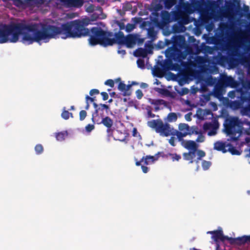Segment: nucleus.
<instances>
[{"label":"nucleus","mask_w":250,"mask_h":250,"mask_svg":"<svg viewBox=\"0 0 250 250\" xmlns=\"http://www.w3.org/2000/svg\"><path fill=\"white\" fill-rule=\"evenodd\" d=\"M35 151L37 155H40L43 151V146L41 144H37L35 146Z\"/></svg>","instance_id":"33"},{"label":"nucleus","mask_w":250,"mask_h":250,"mask_svg":"<svg viewBox=\"0 0 250 250\" xmlns=\"http://www.w3.org/2000/svg\"><path fill=\"white\" fill-rule=\"evenodd\" d=\"M100 91L97 89H92L89 92V94L91 96H93L94 95L99 94Z\"/></svg>","instance_id":"58"},{"label":"nucleus","mask_w":250,"mask_h":250,"mask_svg":"<svg viewBox=\"0 0 250 250\" xmlns=\"http://www.w3.org/2000/svg\"><path fill=\"white\" fill-rule=\"evenodd\" d=\"M237 96H239V92L234 90L229 91L228 94V96L231 99H234L235 98H237Z\"/></svg>","instance_id":"37"},{"label":"nucleus","mask_w":250,"mask_h":250,"mask_svg":"<svg viewBox=\"0 0 250 250\" xmlns=\"http://www.w3.org/2000/svg\"><path fill=\"white\" fill-rule=\"evenodd\" d=\"M93 107L95 109L94 112L92 113V116H98L100 111L105 110L106 114H108V111L109 110V105L104 104H97L95 102L93 103Z\"/></svg>","instance_id":"8"},{"label":"nucleus","mask_w":250,"mask_h":250,"mask_svg":"<svg viewBox=\"0 0 250 250\" xmlns=\"http://www.w3.org/2000/svg\"><path fill=\"white\" fill-rule=\"evenodd\" d=\"M145 38H141L139 34L137 33L136 44L139 46L142 45L145 41Z\"/></svg>","instance_id":"43"},{"label":"nucleus","mask_w":250,"mask_h":250,"mask_svg":"<svg viewBox=\"0 0 250 250\" xmlns=\"http://www.w3.org/2000/svg\"><path fill=\"white\" fill-rule=\"evenodd\" d=\"M170 145L172 146H176V144L175 143V137L174 136L171 137L168 141Z\"/></svg>","instance_id":"62"},{"label":"nucleus","mask_w":250,"mask_h":250,"mask_svg":"<svg viewBox=\"0 0 250 250\" xmlns=\"http://www.w3.org/2000/svg\"><path fill=\"white\" fill-rule=\"evenodd\" d=\"M125 39L126 36H125L124 33L121 31L113 33V37H108V40L104 43V47L112 46L116 43L119 45V48H121L125 46Z\"/></svg>","instance_id":"4"},{"label":"nucleus","mask_w":250,"mask_h":250,"mask_svg":"<svg viewBox=\"0 0 250 250\" xmlns=\"http://www.w3.org/2000/svg\"><path fill=\"white\" fill-rule=\"evenodd\" d=\"M163 1L165 8L167 10H170L176 4V0H163Z\"/></svg>","instance_id":"22"},{"label":"nucleus","mask_w":250,"mask_h":250,"mask_svg":"<svg viewBox=\"0 0 250 250\" xmlns=\"http://www.w3.org/2000/svg\"><path fill=\"white\" fill-rule=\"evenodd\" d=\"M230 145V143L226 141H218L214 143L213 149L221 151L223 153L227 152V147Z\"/></svg>","instance_id":"11"},{"label":"nucleus","mask_w":250,"mask_h":250,"mask_svg":"<svg viewBox=\"0 0 250 250\" xmlns=\"http://www.w3.org/2000/svg\"><path fill=\"white\" fill-rule=\"evenodd\" d=\"M138 101L136 100H131L128 102V106L132 107L134 105L135 103H138Z\"/></svg>","instance_id":"63"},{"label":"nucleus","mask_w":250,"mask_h":250,"mask_svg":"<svg viewBox=\"0 0 250 250\" xmlns=\"http://www.w3.org/2000/svg\"><path fill=\"white\" fill-rule=\"evenodd\" d=\"M147 125L149 127L155 129L156 132L159 133L160 136L164 137L170 136L173 129V127L169 124L167 122L164 124L160 119L148 121Z\"/></svg>","instance_id":"3"},{"label":"nucleus","mask_w":250,"mask_h":250,"mask_svg":"<svg viewBox=\"0 0 250 250\" xmlns=\"http://www.w3.org/2000/svg\"><path fill=\"white\" fill-rule=\"evenodd\" d=\"M201 131L199 130L197 126L193 125L191 127V132H188L189 135H191L192 134L197 135L200 133Z\"/></svg>","instance_id":"36"},{"label":"nucleus","mask_w":250,"mask_h":250,"mask_svg":"<svg viewBox=\"0 0 250 250\" xmlns=\"http://www.w3.org/2000/svg\"><path fill=\"white\" fill-rule=\"evenodd\" d=\"M115 22L116 23V24L118 26V27H119V31H121L122 30H125V24L123 22H122L121 21H118V20H115Z\"/></svg>","instance_id":"44"},{"label":"nucleus","mask_w":250,"mask_h":250,"mask_svg":"<svg viewBox=\"0 0 250 250\" xmlns=\"http://www.w3.org/2000/svg\"><path fill=\"white\" fill-rule=\"evenodd\" d=\"M227 152H229L232 155H240L242 151L240 148H237L230 143V145L227 147Z\"/></svg>","instance_id":"16"},{"label":"nucleus","mask_w":250,"mask_h":250,"mask_svg":"<svg viewBox=\"0 0 250 250\" xmlns=\"http://www.w3.org/2000/svg\"><path fill=\"white\" fill-rule=\"evenodd\" d=\"M137 33H130L126 36L125 46L128 48H131L136 44Z\"/></svg>","instance_id":"9"},{"label":"nucleus","mask_w":250,"mask_h":250,"mask_svg":"<svg viewBox=\"0 0 250 250\" xmlns=\"http://www.w3.org/2000/svg\"><path fill=\"white\" fill-rule=\"evenodd\" d=\"M237 80L231 78L229 80L230 87L234 88H240L244 84L245 80L243 76H239Z\"/></svg>","instance_id":"12"},{"label":"nucleus","mask_w":250,"mask_h":250,"mask_svg":"<svg viewBox=\"0 0 250 250\" xmlns=\"http://www.w3.org/2000/svg\"><path fill=\"white\" fill-rule=\"evenodd\" d=\"M226 133L229 135H235L238 133V129L236 128L235 126L231 125L228 130Z\"/></svg>","instance_id":"31"},{"label":"nucleus","mask_w":250,"mask_h":250,"mask_svg":"<svg viewBox=\"0 0 250 250\" xmlns=\"http://www.w3.org/2000/svg\"><path fill=\"white\" fill-rule=\"evenodd\" d=\"M198 136L197 139H196L195 141H194L195 142H196V143H202V142H204L205 136L204 135H203L202 132H200V133L198 134Z\"/></svg>","instance_id":"47"},{"label":"nucleus","mask_w":250,"mask_h":250,"mask_svg":"<svg viewBox=\"0 0 250 250\" xmlns=\"http://www.w3.org/2000/svg\"><path fill=\"white\" fill-rule=\"evenodd\" d=\"M208 233L212 234V238L216 242L219 240L223 242L226 240H229V237L228 236H224L222 229L208 231Z\"/></svg>","instance_id":"6"},{"label":"nucleus","mask_w":250,"mask_h":250,"mask_svg":"<svg viewBox=\"0 0 250 250\" xmlns=\"http://www.w3.org/2000/svg\"><path fill=\"white\" fill-rule=\"evenodd\" d=\"M174 89L180 96H183L185 95H187L189 92L188 88L187 87H182L181 88L180 90H179L177 86H175Z\"/></svg>","instance_id":"21"},{"label":"nucleus","mask_w":250,"mask_h":250,"mask_svg":"<svg viewBox=\"0 0 250 250\" xmlns=\"http://www.w3.org/2000/svg\"><path fill=\"white\" fill-rule=\"evenodd\" d=\"M175 51L173 48H168L166 50V56H170L173 57V59L175 62H178V59L175 56Z\"/></svg>","instance_id":"20"},{"label":"nucleus","mask_w":250,"mask_h":250,"mask_svg":"<svg viewBox=\"0 0 250 250\" xmlns=\"http://www.w3.org/2000/svg\"><path fill=\"white\" fill-rule=\"evenodd\" d=\"M160 153L158 152L156 153L154 156L151 155H146L144 160V163L146 165H148L149 164V163L148 162V159H151V161L153 163L155 161H157L160 157Z\"/></svg>","instance_id":"19"},{"label":"nucleus","mask_w":250,"mask_h":250,"mask_svg":"<svg viewBox=\"0 0 250 250\" xmlns=\"http://www.w3.org/2000/svg\"><path fill=\"white\" fill-rule=\"evenodd\" d=\"M80 120L83 121L85 119L86 115L87 112L85 110H82L80 112Z\"/></svg>","instance_id":"50"},{"label":"nucleus","mask_w":250,"mask_h":250,"mask_svg":"<svg viewBox=\"0 0 250 250\" xmlns=\"http://www.w3.org/2000/svg\"><path fill=\"white\" fill-rule=\"evenodd\" d=\"M147 44H150V41H147L145 42V51H146V53L149 54H152L153 53V48L150 46H146Z\"/></svg>","instance_id":"41"},{"label":"nucleus","mask_w":250,"mask_h":250,"mask_svg":"<svg viewBox=\"0 0 250 250\" xmlns=\"http://www.w3.org/2000/svg\"><path fill=\"white\" fill-rule=\"evenodd\" d=\"M104 84L110 87H113L114 86V82L112 79H108L104 82Z\"/></svg>","instance_id":"52"},{"label":"nucleus","mask_w":250,"mask_h":250,"mask_svg":"<svg viewBox=\"0 0 250 250\" xmlns=\"http://www.w3.org/2000/svg\"><path fill=\"white\" fill-rule=\"evenodd\" d=\"M70 116L73 118V114L66 110L65 107H63V111L61 114V117L64 120H68Z\"/></svg>","instance_id":"27"},{"label":"nucleus","mask_w":250,"mask_h":250,"mask_svg":"<svg viewBox=\"0 0 250 250\" xmlns=\"http://www.w3.org/2000/svg\"><path fill=\"white\" fill-rule=\"evenodd\" d=\"M197 147H194L192 149L189 150L188 155L190 156V159H193L197 155Z\"/></svg>","instance_id":"40"},{"label":"nucleus","mask_w":250,"mask_h":250,"mask_svg":"<svg viewBox=\"0 0 250 250\" xmlns=\"http://www.w3.org/2000/svg\"><path fill=\"white\" fill-rule=\"evenodd\" d=\"M106 18V16L105 15H101L100 14H99L97 12L93 13L90 17H85L84 18L81 19H77L76 20H85L86 19H88L90 21L89 24H95V23L93 22L96 21L98 19H104Z\"/></svg>","instance_id":"14"},{"label":"nucleus","mask_w":250,"mask_h":250,"mask_svg":"<svg viewBox=\"0 0 250 250\" xmlns=\"http://www.w3.org/2000/svg\"><path fill=\"white\" fill-rule=\"evenodd\" d=\"M197 155L198 156L197 159L201 160V159L205 157L206 155V153L204 151L200 149H197Z\"/></svg>","instance_id":"46"},{"label":"nucleus","mask_w":250,"mask_h":250,"mask_svg":"<svg viewBox=\"0 0 250 250\" xmlns=\"http://www.w3.org/2000/svg\"><path fill=\"white\" fill-rule=\"evenodd\" d=\"M89 19L85 20H72L61 23L60 26L48 23H37L39 44L48 42L50 39H57L60 37L63 40L77 39L89 37L90 45L94 46L100 44L104 47V43L108 37H113V32L106 28H101L99 24L90 29L86 27L90 22Z\"/></svg>","instance_id":"1"},{"label":"nucleus","mask_w":250,"mask_h":250,"mask_svg":"<svg viewBox=\"0 0 250 250\" xmlns=\"http://www.w3.org/2000/svg\"><path fill=\"white\" fill-rule=\"evenodd\" d=\"M229 243L231 245H237L238 246L244 245L246 244L250 245V235H243L237 238H229Z\"/></svg>","instance_id":"5"},{"label":"nucleus","mask_w":250,"mask_h":250,"mask_svg":"<svg viewBox=\"0 0 250 250\" xmlns=\"http://www.w3.org/2000/svg\"><path fill=\"white\" fill-rule=\"evenodd\" d=\"M168 155H169V156L171 157V159L173 161H179V160H180L181 158V155L176 153H171L170 152H168Z\"/></svg>","instance_id":"35"},{"label":"nucleus","mask_w":250,"mask_h":250,"mask_svg":"<svg viewBox=\"0 0 250 250\" xmlns=\"http://www.w3.org/2000/svg\"><path fill=\"white\" fill-rule=\"evenodd\" d=\"M188 135H189L188 132L180 131V132L178 133V135H177V139L179 142L183 143L185 140L184 139V138L186 137Z\"/></svg>","instance_id":"30"},{"label":"nucleus","mask_w":250,"mask_h":250,"mask_svg":"<svg viewBox=\"0 0 250 250\" xmlns=\"http://www.w3.org/2000/svg\"><path fill=\"white\" fill-rule=\"evenodd\" d=\"M212 127L213 124L211 122H205L203 125V128L205 131L210 130Z\"/></svg>","instance_id":"39"},{"label":"nucleus","mask_w":250,"mask_h":250,"mask_svg":"<svg viewBox=\"0 0 250 250\" xmlns=\"http://www.w3.org/2000/svg\"><path fill=\"white\" fill-rule=\"evenodd\" d=\"M146 53L145 52V49L143 47H138L133 52V55L136 58L146 57Z\"/></svg>","instance_id":"17"},{"label":"nucleus","mask_w":250,"mask_h":250,"mask_svg":"<svg viewBox=\"0 0 250 250\" xmlns=\"http://www.w3.org/2000/svg\"><path fill=\"white\" fill-rule=\"evenodd\" d=\"M8 1H12L13 4L18 8H23L24 7L23 0H7Z\"/></svg>","instance_id":"29"},{"label":"nucleus","mask_w":250,"mask_h":250,"mask_svg":"<svg viewBox=\"0 0 250 250\" xmlns=\"http://www.w3.org/2000/svg\"><path fill=\"white\" fill-rule=\"evenodd\" d=\"M78 0H63L62 4L67 8L75 7Z\"/></svg>","instance_id":"24"},{"label":"nucleus","mask_w":250,"mask_h":250,"mask_svg":"<svg viewBox=\"0 0 250 250\" xmlns=\"http://www.w3.org/2000/svg\"><path fill=\"white\" fill-rule=\"evenodd\" d=\"M68 135V132L66 131H63L56 133V138L58 141H62L65 139V137Z\"/></svg>","instance_id":"23"},{"label":"nucleus","mask_w":250,"mask_h":250,"mask_svg":"<svg viewBox=\"0 0 250 250\" xmlns=\"http://www.w3.org/2000/svg\"><path fill=\"white\" fill-rule=\"evenodd\" d=\"M179 130L183 132H191V127L186 123H180L179 125Z\"/></svg>","instance_id":"25"},{"label":"nucleus","mask_w":250,"mask_h":250,"mask_svg":"<svg viewBox=\"0 0 250 250\" xmlns=\"http://www.w3.org/2000/svg\"><path fill=\"white\" fill-rule=\"evenodd\" d=\"M238 124L237 125L238 127H241L243 124L247 125H250V122L248 121V119H245L243 121H241L239 120H238Z\"/></svg>","instance_id":"48"},{"label":"nucleus","mask_w":250,"mask_h":250,"mask_svg":"<svg viewBox=\"0 0 250 250\" xmlns=\"http://www.w3.org/2000/svg\"><path fill=\"white\" fill-rule=\"evenodd\" d=\"M110 96L113 98H121V93L116 94L115 92H109Z\"/></svg>","instance_id":"56"},{"label":"nucleus","mask_w":250,"mask_h":250,"mask_svg":"<svg viewBox=\"0 0 250 250\" xmlns=\"http://www.w3.org/2000/svg\"><path fill=\"white\" fill-rule=\"evenodd\" d=\"M21 42L25 45L34 42L39 44L37 23L17 22L15 24L0 23V43Z\"/></svg>","instance_id":"2"},{"label":"nucleus","mask_w":250,"mask_h":250,"mask_svg":"<svg viewBox=\"0 0 250 250\" xmlns=\"http://www.w3.org/2000/svg\"><path fill=\"white\" fill-rule=\"evenodd\" d=\"M244 99L242 96H237V99L233 101H230L229 104V107L233 110L241 108L244 104Z\"/></svg>","instance_id":"7"},{"label":"nucleus","mask_w":250,"mask_h":250,"mask_svg":"<svg viewBox=\"0 0 250 250\" xmlns=\"http://www.w3.org/2000/svg\"><path fill=\"white\" fill-rule=\"evenodd\" d=\"M94 128V125L89 124L85 127V131L87 133H90Z\"/></svg>","instance_id":"49"},{"label":"nucleus","mask_w":250,"mask_h":250,"mask_svg":"<svg viewBox=\"0 0 250 250\" xmlns=\"http://www.w3.org/2000/svg\"><path fill=\"white\" fill-rule=\"evenodd\" d=\"M151 70H152V74L153 75V76H156L157 77H159L158 75H155L154 74V71L156 72H160V69L159 68L158 66H157V64H156L154 67H151Z\"/></svg>","instance_id":"53"},{"label":"nucleus","mask_w":250,"mask_h":250,"mask_svg":"<svg viewBox=\"0 0 250 250\" xmlns=\"http://www.w3.org/2000/svg\"><path fill=\"white\" fill-rule=\"evenodd\" d=\"M24 1V7L25 6H30L34 4L33 0H23Z\"/></svg>","instance_id":"61"},{"label":"nucleus","mask_w":250,"mask_h":250,"mask_svg":"<svg viewBox=\"0 0 250 250\" xmlns=\"http://www.w3.org/2000/svg\"><path fill=\"white\" fill-rule=\"evenodd\" d=\"M146 57H143L142 58H139L137 61V64L138 68L142 69H144L146 68L145 60Z\"/></svg>","instance_id":"28"},{"label":"nucleus","mask_w":250,"mask_h":250,"mask_svg":"<svg viewBox=\"0 0 250 250\" xmlns=\"http://www.w3.org/2000/svg\"><path fill=\"white\" fill-rule=\"evenodd\" d=\"M203 114L204 116L212 115V112L210 109H205Z\"/></svg>","instance_id":"60"},{"label":"nucleus","mask_w":250,"mask_h":250,"mask_svg":"<svg viewBox=\"0 0 250 250\" xmlns=\"http://www.w3.org/2000/svg\"><path fill=\"white\" fill-rule=\"evenodd\" d=\"M177 119V116L176 113L170 112L168 114L167 117L165 119V121H167V122L171 123L175 122Z\"/></svg>","instance_id":"26"},{"label":"nucleus","mask_w":250,"mask_h":250,"mask_svg":"<svg viewBox=\"0 0 250 250\" xmlns=\"http://www.w3.org/2000/svg\"><path fill=\"white\" fill-rule=\"evenodd\" d=\"M136 27V26L134 24L127 23L126 25H125V30L127 33H130Z\"/></svg>","instance_id":"32"},{"label":"nucleus","mask_w":250,"mask_h":250,"mask_svg":"<svg viewBox=\"0 0 250 250\" xmlns=\"http://www.w3.org/2000/svg\"><path fill=\"white\" fill-rule=\"evenodd\" d=\"M211 166V162L210 161H207L206 160H203L202 163V167L204 170H207Z\"/></svg>","instance_id":"34"},{"label":"nucleus","mask_w":250,"mask_h":250,"mask_svg":"<svg viewBox=\"0 0 250 250\" xmlns=\"http://www.w3.org/2000/svg\"><path fill=\"white\" fill-rule=\"evenodd\" d=\"M147 38L153 40L155 39L157 35L156 32L153 27H151V24L149 23L148 28L146 29Z\"/></svg>","instance_id":"18"},{"label":"nucleus","mask_w":250,"mask_h":250,"mask_svg":"<svg viewBox=\"0 0 250 250\" xmlns=\"http://www.w3.org/2000/svg\"><path fill=\"white\" fill-rule=\"evenodd\" d=\"M100 114L98 115V116H92L91 120L94 124H97L98 125L102 124L101 123H100Z\"/></svg>","instance_id":"45"},{"label":"nucleus","mask_w":250,"mask_h":250,"mask_svg":"<svg viewBox=\"0 0 250 250\" xmlns=\"http://www.w3.org/2000/svg\"><path fill=\"white\" fill-rule=\"evenodd\" d=\"M100 116L102 119L100 123L107 127L106 132L109 133V131H111V127L113 125V120L109 117L105 116L103 113H100Z\"/></svg>","instance_id":"10"},{"label":"nucleus","mask_w":250,"mask_h":250,"mask_svg":"<svg viewBox=\"0 0 250 250\" xmlns=\"http://www.w3.org/2000/svg\"><path fill=\"white\" fill-rule=\"evenodd\" d=\"M209 105L213 107V111H216L217 109H218V107H217V104H216V103H215L214 102H210L209 103Z\"/></svg>","instance_id":"64"},{"label":"nucleus","mask_w":250,"mask_h":250,"mask_svg":"<svg viewBox=\"0 0 250 250\" xmlns=\"http://www.w3.org/2000/svg\"><path fill=\"white\" fill-rule=\"evenodd\" d=\"M117 53L119 54H121L122 57H124V56L126 54V51L124 49H121V48H119V45H118V50Z\"/></svg>","instance_id":"57"},{"label":"nucleus","mask_w":250,"mask_h":250,"mask_svg":"<svg viewBox=\"0 0 250 250\" xmlns=\"http://www.w3.org/2000/svg\"><path fill=\"white\" fill-rule=\"evenodd\" d=\"M217 133V129L215 128L212 127L210 130H208V135L209 136H212L216 135Z\"/></svg>","instance_id":"51"},{"label":"nucleus","mask_w":250,"mask_h":250,"mask_svg":"<svg viewBox=\"0 0 250 250\" xmlns=\"http://www.w3.org/2000/svg\"><path fill=\"white\" fill-rule=\"evenodd\" d=\"M165 46V43L161 41H158L156 45V47L158 49H163Z\"/></svg>","instance_id":"55"},{"label":"nucleus","mask_w":250,"mask_h":250,"mask_svg":"<svg viewBox=\"0 0 250 250\" xmlns=\"http://www.w3.org/2000/svg\"><path fill=\"white\" fill-rule=\"evenodd\" d=\"M181 145L186 149L190 150L194 147H198V145L193 140H185L183 143H181Z\"/></svg>","instance_id":"15"},{"label":"nucleus","mask_w":250,"mask_h":250,"mask_svg":"<svg viewBox=\"0 0 250 250\" xmlns=\"http://www.w3.org/2000/svg\"><path fill=\"white\" fill-rule=\"evenodd\" d=\"M166 104V101L162 99H156L155 101L153 103V105L154 106H156L158 105H161L163 104Z\"/></svg>","instance_id":"42"},{"label":"nucleus","mask_w":250,"mask_h":250,"mask_svg":"<svg viewBox=\"0 0 250 250\" xmlns=\"http://www.w3.org/2000/svg\"><path fill=\"white\" fill-rule=\"evenodd\" d=\"M136 97L138 99L140 100L143 96V93L141 90L138 89L136 91Z\"/></svg>","instance_id":"54"},{"label":"nucleus","mask_w":250,"mask_h":250,"mask_svg":"<svg viewBox=\"0 0 250 250\" xmlns=\"http://www.w3.org/2000/svg\"><path fill=\"white\" fill-rule=\"evenodd\" d=\"M189 1L186 0H178V2L174 6V9L178 11H185L188 8Z\"/></svg>","instance_id":"13"},{"label":"nucleus","mask_w":250,"mask_h":250,"mask_svg":"<svg viewBox=\"0 0 250 250\" xmlns=\"http://www.w3.org/2000/svg\"><path fill=\"white\" fill-rule=\"evenodd\" d=\"M101 95L102 97V99L103 101H106L108 98V94L106 92H102L101 93Z\"/></svg>","instance_id":"59"},{"label":"nucleus","mask_w":250,"mask_h":250,"mask_svg":"<svg viewBox=\"0 0 250 250\" xmlns=\"http://www.w3.org/2000/svg\"><path fill=\"white\" fill-rule=\"evenodd\" d=\"M118 80H120V82L118 85L117 88L120 91H123L125 90L126 84L124 81H121L120 78H119Z\"/></svg>","instance_id":"38"}]
</instances>
